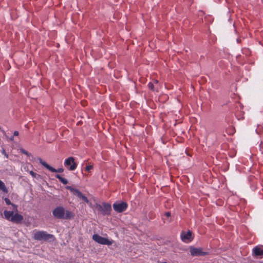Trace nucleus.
I'll return each mask as SVG.
<instances>
[{
	"mask_svg": "<svg viewBox=\"0 0 263 263\" xmlns=\"http://www.w3.org/2000/svg\"><path fill=\"white\" fill-rule=\"evenodd\" d=\"M13 214L14 213L12 211H8L5 210L4 212L5 218L8 220H10V219H11V218L13 216Z\"/></svg>",
	"mask_w": 263,
	"mask_h": 263,
	"instance_id": "ddd939ff",
	"label": "nucleus"
},
{
	"mask_svg": "<svg viewBox=\"0 0 263 263\" xmlns=\"http://www.w3.org/2000/svg\"><path fill=\"white\" fill-rule=\"evenodd\" d=\"M13 140H14V136H12V137H11L10 138V141H13Z\"/></svg>",
	"mask_w": 263,
	"mask_h": 263,
	"instance_id": "393cba45",
	"label": "nucleus"
},
{
	"mask_svg": "<svg viewBox=\"0 0 263 263\" xmlns=\"http://www.w3.org/2000/svg\"><path fill=\"white\" fill-rule=\"evenodd\" d=\"M253 252L255 256L263 255V247H255L253 250Z\"/></svg>",
	"mask_w": 263,
	"mask_h": 263,
	"instance_id": "9b49d317",
	"label": "nucleus"
},
{
	"mask_svg": "<svg viewBox=\"0 0 263 263\" xmlns=\"http://www.w3.org/2000/svg\"><path fill=\"white\" fill-rule=\"evenodd\" d=\"M114 210L118 213L125 211L127 208V204L125 202H116L113 204Z\"/></svg>",
	"mask_w": 263,
	"mask_h": 263,
	"instance_id": "39448f33",
	"label": "nucleus"
},
{
	"mask_svg": "<svg viewBox=\"0 0 263 263\" xmlns=\"http://www.w3.org/2000/svg\"><path fill=\"white\" fill-rule=\"evenodd\" d=\"M4 200H5V201L7 205H12L14 208H16V205H15V204L12 203L11 202L10 200H9V199H8V198H5Z\"/></svg>",
	"mask_w": 263,
	"mask_h": 263,
	"instance_id": "f3484780",
	"label": "nucleus"
},
{
	"mask_svg": "<svg viewBox=\"0 0 263 263\" xmlns=\"http://www.w3.org/2000/svg\"><path fill=\"white\" fill-rule=\"evenodd\" d=\"M92 239L96 242L101 245H111L112 241L108 240V239L101 237L98 234H95L92 236Z\"/></svg>",
	"mask_w": 263,
	"mask_h": 263,
	"instance_id": "20e7f679",
	"label": "nucleus"
},
{
	"mask_svg": "<svg viewBox=\"0 0 263 263\" xmlns=\"http://www.w3.org/2000/svg\"><path fill=\"white\" fill-rule=\"evenodd\" d=\"M23 220V216L18 213L14 214L10 221L15 223H19Z\"/></svg>",
	"mask_w": 263,
	"mask_h": 263,
	"instance_id": "9d476101",
	"label": "nucleus"
},
{
	"mask_svg": "<svg viewBox=\"0 0 263 263\" xmlns=\"http://www.w3.org/2000/svg\"><path fill=\"white\" fill-rule=\"evenodd\" d=\"M0 190L2 191L4 193H8V190L5 184V183L0 180Z\"/></svg>",
	"mask_w": 263,
	"mask_h": 263,
	"instance_id": "4468645a",
	"label": "nucleus"
},
{
	"mask_svg": "<svg viewBox=\"0 0 263 263\" xmlns=\"http://www.w3.org/2000/svg\"><path fill=\"white\" fill-rule=\"evenodd\" d=\"M162 263H167V262H162Z\"/></svg>",
	"mask_w": 263,
	"mask_h": 263,
	"instance_id": "a878e982",
	"label": "nucleus"
},
{
	"mask_svg": "<svg viewBox=\"0 0 263 263\" xmlns=\"http://www.w3.org/2000/svg\"><path fill=\"white\" fill-rule=\"evenodd\" d=\"M64 165L70 171H74L77 166L74 162V158L72 157H70L65 160Z\"/></svg>",
	"mask_w": 263,
	"mask_h": 263,
	"instance_id": "423d86ee",
	"label": "nucleus"
},
{
	"mask_svg": "<svg viewBox=\"0 0 263 263\" xmlns=\"http://www.w3.org/2000/svg\"><path fill=\"white\" fill-rule=\"evenodd\" d=\"M29 173L34 178H35L37 175V174L35 173L32 171H30Z\"/></svg>",
	"mask_w": 263,
	"mask_h": 263,
	"instance_id": "412c9836",
	"label": "nucleus"
},
{
	"mask_svg": "<svg viewBox=\"0 0 263 263\" xmlns=\"http://www.w3.org/2000/svg\"><path fill=\"white\" fill-rule=\"evenodd\" d=\"M181 239L185 242H190L192 240L191 231L183 232L181 234Z\"/></svg>",
	"mask_w": 263,
	"mask_h": 263,
	"instance_id": "1a4fd4ad",
	"label": "nucleus"
},
{
	"mask_svg": "<svg viewBox=\"0 0 263 263\" xmlns=\"http://www.w3.org/2000/svg\"><path fill=\"white\" fill-rule=\"evenodd\" d=\"M95 209L97 210L99 212H102V210H103V205H101L98 203H96L94 206Z\"/></svg>",
	"mask_w": 263,
	"mask_h": 263,
	"instance_id": "dca6fc26",
	"label": "nucleus"
},
{
	"mask_svg": "<svg viewBox=\"0 0 263 263\" xmlns=\"http://www.w3.org/2000/svg\"><path fill=\"white\" fill-rule=\"evenodd\" d=\"M190 251L191 254L194 256H204L206 254V253L203 252L202 249L200 248H195L194 247H191L190 248Z\"/></svg>",
	"mask_w": 263,
	"mask_h": 263,
	"instance_id": "0eeeda50",
	"label": "nucleus"
},
{
	"mask_svg": "<svg viewBox=\"0 0 263 263\" xmlns=\"http://www.w3.org/2000/svg\"><path fill=\"white\" fill-rule=\"evenodd\" d=\"M92 165H87L86 167H85V170L86 171H90L92 168Z\"/></svg>",
	"mask_w": 263,
	"mask_h": 263,
	"instance_id": "6ab92c4d",
	"label": "nucleus"
},
{
	"mask_svg": "<svg viewBox=\"0 0 263 263\" xmlns=\"http://www.w3.org/2000/svg\"><path fill=\"white\" fill-rule=\"evenodd\" d=\"M53 238V235L48 234L46 231L36 230L33 231V238L36 240L48 241Z\"/></svg>",
	"mask_w": 263,
	"mask_h": 263,
	"instance_id": "f03ea898",
	"label": "nucleus"
},
{
	"mask_svg": "<svg viewBox=\"0 0 263 263\" xmlns=\"http://www.w3.org/2000/svg\"><path fill=\"white\" fill-rule=\"evenodd\" d=\"M18 135H19V133H18V131H15V132H14V134H13V136H18Z\"/></svg>",
	"mask_w": 263,
	"mask_h": 263,
	"instance_id": "4be33fe9",
	"label": "nucleus"
},
{
	"mask_svg": "<svg viewBox=\"0 0 263 263\" xmlns=\"http://www.w3.org/2000/svg\"><path fill=\"white\" fill-rule=\"evenodd\" d=\"M55 177L59 179V180L63 183L64 184H67L68 183V181L67 179L63 178L60 175H56Z\"/></svg>",
	"mask_w": 263,
	"mask_h": 263,
	"instance_id": "2eb2a0df",
	"label": "nucleus"
},
{
	"mask_svg": "<svg viewBox=\"0 0 263 263\" xmlns=\"http://www.w3.org/2000/svg\"><path fill=\"white\" fill-rule=\"evenodd\" d=\"M165 215L167 217H170L171 216V213L170 212H166V213H165Z\"/></svg>",
	"mask_w": 263,
	"mask_h": 263,
	"instance_id": "5701e85b",
	"label": "nucleus"
},
{
	"mask_svg": "<svg viewBox=\"0 0 263 263\" xmlns=\"http://www.w3.org/2000/svg\"><path fill=\"white\" fill-rule=\"evenodd\" d=\"M21 152L23 154H25L26 155H27L28 156H29L30 155L27 151H26V150H25L24 149H21Z\"/></svg>",
	"mask_w": 263,
	"mask_h": 263,
	"instance_id": "a211bd4d",
	"label": "nucleus"
},
{
	"mask_svg": "<svg viewBox=\"0 0 263 263\" xmlns=\"http://www.w3.org/2000/svg\"><path fill=\"white\" fill-rule=\"evenodd\" d=\"M52 214L54 217L59 219H70L73 217L72 213L62 206L57 207L53 210Z\"/></svg>",
	"mask_w": 263,
	"mask_h": 263,
	"instance_id": "f257e3e1",
	"label": "nucleus"
},
{
	"mask_svg": "<svg viewBox=\"0 0 263 263\" xmlns=\"http://www.w3.org/2000/svg\"><path fill=\"white\" fill-rule=\"evenodd\" d=\"M3 154H4V155L6 156V158L8 157V155L6 154L5 150H3Z\"/></svg>",
	"mask_w": 263,
	"mask_h": 263,
	"instance_id": "b1692460",
	"label": "nucleus"
},
{
	"mask_svg": "<svg viewBox=\"0 0 263 263\" xmlns=\"http://www.w3.org/2000/svg\"><path fill=\"white\" fill-rule=\"evenodd\" d=\"M66 188L69 190L74 195L76 196L79 198L82 199L87 203H89V200L87 198L85 195H84L79 190L72 187L70 186H67L66 187Z\"/></svg>",
	"mask_w": 263,
	"mask_h": 263,
	"instance_id": "7ed1b4c3",
	"label": "nucleus"
},
{
	"mask_svg": "<svg viewBox=\"0 0 263 263\" xmlns=\"http://www.w3.org/2000/svg\"><path fill=\"white\" fill-rule=\"evenodd\" d=\"M38 160L40 162V163L43 165L45 167H46L47 169H48L49 171H51V172H59V173H62L64 171V170L62 168H59L58 170H56L48 164L45 161H44L41 158H38Z\"/></svg>",
	"mask_w": 263,
	"mask_h": 263,
	"instance_id": "6e6552de",
	"label": "nucleus"
},
{
	"mask_svg": "<svg viewBox=\"0 0 263 263\" xmlns=\"http://www.w3.org/2000/svg\"><path fill=\"white\" fill-rule=\"evenodd\" d=\"M111 210V205L109 204L104 203L102 213L104 215L108 214Z\"/></svg>",
	"mask_w": 263,
	"mask_h": 263,
	"instance_id": "f8f14e48",
	"label": "nucleus"
},
{
	"mask_svg": "<svg viewBox=\"0 0 263 263\" xmlns=\"http://www.w3.org/2000/svg\"><path fill=\"white\" fill-rule=\"evenodd\" d=\"M148 87H149V88L150 89H151V90H154V85H153V83H151V82H150V83H148Z\"/></svg>",
	"mask_w": 263,
	"mask_h": 263,
	"instance_id": "aec40b11",
	"label": "nucleus"
}]
</instances>
